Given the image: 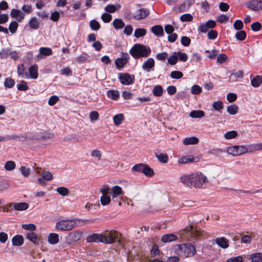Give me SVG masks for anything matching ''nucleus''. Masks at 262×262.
Listing matches in <instances>:
<instances>
[{
  "label": "nucleus",
  "mask_w": 262,
  "mask_h": 262,
  "mask_svg": "<svg viewBox=\"0 0 262 262\" xmlns=\"http://www.w3.org/2000/svg\"><path fill=\"white\" fill-rule=\"evenodd\" d=\"M5 169L7 171H11L16 167L15 163L13 161H8L5 164Z\"/></svg>",
  "instance_id": "43"
},
{
  "label": "nucleus",
  "mask_w": 262,
  "mask_h": 262,
  "mask_svg": "<svg viewBox=\"0 0 262 262\" xmlns=\"http://www.w3.org/2000/svg\"><path fill=\"white\" fill-rule=\"evenodd\" d=\"M38 67L37 64H33L30 66L28 69L29 73V78H31L33 79H36L38 76Z\"/></svg>",
  "instance_id": "14"
},
{
  "label": "nucleus",
  "mask_w": 262,
  "mask_h": 262,
  "mask_svg": "<svg viewBox=\"0 0 262 262\" xmlns=\"http://www.w3.org/2000/svg\"><path fill=\"white\" fill-rule=\"evenodd\" d=\"M25 68L24 64H18L17 66V74L21 78H29V76L27 73L25 72Z\"/></svg>",
  "instance_id": "27"
},
{
  "label": "nucleus",
  "mask_w": 262,
  "mask_h": 262,
  "mask_svg": "<svg viewBox=\"0 0 262 262\" xmlns=\"http://www.w3.org/2000/svg\"><path fill=\"white\" fill-rule=\"evenodd\" d=\"M146 30L143 28H138L135 30L134 32V36L136 38H140L145 35Z\"/></svg>",
  "instance_id": "42"
},
{
  "label": "nucleus",
  "mask_w": 262,
  "mask_h": 262,
  "mask_svg": "<svg viewBox=\"0 0 262 262\" xmlns=\"http://www.w3.org/2000/svg\"><path fill=\"white\" fill-rule=\"evenodd\" d=\"M212 107L217 111H221L223 108V104L221 101H217L213 102Z\"/></svg>",
  "instance_id": "55"
},
{
  "label": "nucleus",
  "mask_w": 262,
  "mask_h": 262,
  "mask_svg": "<svg viewBox=\"0 0 262 262\" xmlns=\"http://www.w3.org/2000/svg\"><path fill=\"white\" fill-rule=\"evenodd\" d=\"M52 53V50L50 48L41 47L39 49V54L34 57V59L36 61H39L44 58L46 56L51 55Z\"/></svg>",
  "instance_id": "9"
},
{
  "label": "nucleus",
  "mask_w": 262,
  "mask_h": 262,
  "mask_svg": "<svg viewBox=\"0 0 262 262\" xmlns=\"http://www.w3.org/2000/svg\"><path fill=\"white\" fill-rule=\"evenodd\" d=\"M243 257L242 256L232 257L227 259V262H243Z\"/></svg>",
  "instance_id": "64"
},
{
  "label": "nucleus",
  "mask_w": 262,
  "mask_h": 262,
  "mask_svg": "<svg viewBox=\"0 0 262 262\" xmlns=\"http://www.w3.org/2000/svg\"><path fill=\"white\" fill-rule=\"evenodd\" d=\"M24 243V238L22 235H16L12 238V244L14 246H20Z\"/></svg>",
  "instance_id": "23"
},
{
  "label": "nucleus",
  "mask_w": 262,
  "mask_h": 262,
  "mask_svg": "<svg viewBox=\"0 0 262 262\" xmlns=\"http://www.w3.org/2000/svg\"><path fill=\"white\" fill-rule=\"evenodd\" d=\"M112 25L116 29H121L125 27V24L121 19L115 18Z\"/></svg>",
  "instance_id": "30"
},
{
  "label": "nucleus",
  "mask_w": 262,
  "mask_h": 262,
  "mask_svg": "<svg viewBox=\"0 0 262 262\" xmlns=\"http://www.w3.org/2000/svg\"><path fill=\"white\" fill-rule=\"evenodd\" d=\"M246 5L251 10L258 11L262 9V0H250Z\"/></svg>",
  "instance_id": "12"
},
{
  "label": "nucleus",
  "mask_w": 262,
  "mask_h": 262,
  "mask_svg": "<svg viewBox=\"0 0 262 262\" xmlns=\"http://www.w3.org/2000/svg\"><path fill=\"white\" fill-rule=\"evenodd\" d=\"M177 54V52H175L167 59V61L170 64L174 65L176 64L178 59Z\"/></svg>",
  "instance_id": "47"
},
{
  "label": "nucleus",
  "mask_w": 262,
  "mask_h": 262,
  "mask_svg": "<svg viewBox=\"0 0 262 262\" xmlns=\"http://www.w3.org/2000/svg\"><path fill=\"white\" fill-rule=\"evenodd\" d=\"M26 236L28 239L31 241L35 244H37V234L34 232L28 233Z\"/></svg>",
  "instance_id": "48"
},
{
  "label": "nucleus",
  "mask_w": 262,
  "mask_h": 262,
  "mask_svg": "<svg viewBox=\"0 0 262 262\" xmlns=\"http://www.w3.org/2000/svg\"><path fill=\"white\" fill-rule=\"evenodd\" d=\"M118 78L123 85H130L134 83L135 76L127 73H119Z\"/></svg>",
  "instance_id": "8"
},
{
  "label": "nucleus",
  "mask_w": 262,
  "mask_h": 262,
  "mask_svg": "<svg viewBox=\"0 0 262 262\" xmlns=\"http://www.w3.org/2000/svg\"><path fill=\"white\" fill-rule=\"evenodd\" d=\"M40 22L36 17H32L29 23V27L32 30H37L39 28Z\"/></svg>",
  "instance_id": "20"
},
{
  "label": "nucleus",
  "mask_w": 262,
  "mask_h": 262,
  "mask_svg": "<svg viewBox=\"0 0 262 262\" xmlns=\"http://www.w3.org/2000/svg\"><path fill=\"white\" fill-rule=\"evenodd\" d=\"M18 25L17 22L13 21L11 23L9 26V29L10 32L12 34L15 33L17 29Z\"/></svg>",
  "instance_id": "57"
},
{
  "label": "nucleus",
  "mask_w": 262,
  "mask_h": 262,
  "mask_svg": "<svg viewBox=\"0 0 262 262\" xmlns=\"http://www.w3.org/2000/svg\"><path fill=\"white\" fill-rule=\"evenodd\" d=\"M155 64L154 59L152 58H148L143 62L141 68L143 71L149 72L154 70Z\"/></svg>",
  "instance_id": "11"
},
{
  "label": "nucleus",
  "mask_w": 262,
  "mask_h": 262,
  "mask_svg": "<svg viewBox=\"0 0 262 262\" xmlns=\"http://www.w3.org/2000/svg\"><path fill=\"white\" fill-rule=\"evenodd\" d=\"M101 17L102 21L105 23L110 22L112 18V15L108 13H103Z\"/></svg>",
  "instance_id": "59"
},
{
  "label": "nucleus",
  "mask_w": 262,
  "mask_h": 262,
  "mask_svg": "<svg viewBox=\"0 0 262 262\" xmlns=\"http://www.w3.org/2000/svg\"><path fill=\"white\" fill-rule=\"evenodd\" d=\"M128 57V55L126 54L123 58H119L116 59L115 62L117 68H122L127 63Z\"/></svg>",
  "instance_id": "19"
},
{
  "label": "nucleus",
  "mask_w": 262,
  "mask_h": 262,
  "mask_svg": "<svg viewBox=\"0 0 262 262\" xmlns=\"http://www.w3.org/2000/svg\"><path fill=\"white\" fill-rule=\"evenodd\" d=\"M14 208L16 210L23 211L28 209V204L26 203H17L14 204Z\"/></svg>",
  "instance_id": "39"
},
{
  "label": "nucleus",
  "mask_w": 262,
  "mask_h": 262,
  "mask_svg": "<svg viewBox=\"0 0 262 262\" xmlns=\"http://www.w3.org/2000/svg\"><path fill=\"white\" fill-rule=\"evenodd\" d=\"M10 16L12 18H15L18 21H21L25 17L24 14L19 10L13 9L10 12Z\"/></svg>",
  "instance_id": "17"
},
{
  "label": "nucleus",
  "mask_w": 262,
  "mask_h": 262,
  "mask_svg": "<svg viewBox=\"0 0 262 262\" xmlns=\"http://www.w3.org/2000/svg\"><path fill=\"white\" fill-rule=\"evenodd\" d=\"M142 173L147 177H151L154 174L153 170L146 165L144 166V170Z\"/></svg>",
  "instance_id": "61"
},
{
  "label": "nucleus",
  "mask_w": 262,
  "mask_h": 262,
  "mask_svg": "<svg viewBox=\"0 0 262 262\" xmlns=\"http://www.w3.org/2000/svg\"><path fill=\"white\" fill-rule=\"evenodd\" d=\"M81 238V234L79 232H73L68 235V241L70 242H75L79 241Z\"/></svg>",
  "instance_id": "28"
},
{
  "label": "nucleus",
  "mask_w": 262,
  "mask_h": 262,
  "mask_svg": "<svg viewBox=\"0 0 262 262\" xmlns=\"http://www.w3.org/2000/svg\"><path fill=\"white\" fill-rule=\"evenodd\" d=\"M149 14L148 10L142 8L137 10L133 15V18L135 20H139L146 18Z\"/></svg>",
  "instance_id": "10"
},
{
  "label": "nucleus",
  "mask_w": 262,
  "mask_h": 262,
  "mask_svg": "<svg viewBox=\"0 0 262 262\" xmlns=\"http://www.w3.org/2000/svg\"><path fill=\"white\" fill-rule=\"evenodd\" d=\"M248 151L247 147L244 145H234L229 147L227 152L233 156H237L247 153Z\"/></svg>",
  "instance_id": "5"
},
{
  "label": "nucleus",
  "mask_w": 262,
  "mask_h": 262,
  "mask_svg": "<svg viewBox=\"0 0 262 262\" xmlns=\"http://www.w3.org/2000/svg\"><path fill=\"white\" fill-rule=\"evenodd\" d=\"M75 222V227L77 226H81L86 224H93L95 222L96 219H92L91 220H81V219H73L72 220Z\"/></svg>",
  "instance_id": "18"
},
{
  "label": "nucleus",
  "mask_w": 262,
  "mask_h": 262,
  "mask_svg": "<svg viewBox=\"0 0 262 262\" xmlns=\"http://www.w3.org/2000/svg\"><path fill=\"white\" fill-rule=\"evenodd\" d=\"M192 186L196 188H202L208 182L207 177L201 172L192 173Z\"/></svg>",
  "instance_id": "2"
},
{
  "label": "nucleus",
  "mask_w": 262,
  "mask_h": 262,
  "mask_svg": "<svg viewBox=\"0 0 262 262\" xmlns=\"http://www.w3.org/2000/svg\"><path fill=\"white\" fill-rule=\"evenodd\" d=\"M145 164H138L134 165L132 168V170L133 171H137L139 172L142 173L144 170V166Z\"/></svg>",
  "instance_id": "54"
},
{
  "label": "nucleus",
  "mask_w": 262,
  "mask_h": 262,
  "mask_svg": "<svg viewBox=\"0 0 262 262\" xmlns=\"http://www.w3.org/2000/svg\"><path fill=\"white\" fill-rule=\"evenodd\" d=\"M88 57V55L86 53H83L80 55L77 56L75 58V61L77 63H83L85 62Z\"/></svg>",
  "instance_id": "51"
},
{
  "label": "nucleus",
  "mask_w": 262,
  "mask_h": 262,
  "mask_svg": "<svg viewBox=\"0 0 262 262\" xmlns=\"http://www.w3.org/2000/svg\"><path fill=\"white\" fill-rule=\"evenodd\" d=\"M56 190L62 196H66L69 192L68 189L64 187H58Z\"/></svg>",
  "instance_id": "53"
},
{
  "label": "nucleus",
  "mask_w": 262,
  "mask_h": 262,
  "mask_svg": "<svg viewBox=\"0 0 262 262\" xmlns=\"http://www.w3.org/2000/svg\"><path fill=\"white\" fill-rule=\"evenodd\" d=\"M111 201V197L108 195H102L100 198L101 204L103 206L108 205Z\"/></svg>",
  "instance_id": "44"
},
{
  "label": "nucleus",
  "mask_w": 262,
  "mask_h": 262,
  "mask_svg": "<svg viewBox=\"0 0 262 262\" xmlns=\"http://www.w3.org/2000/svg\"><path fill=\"white\" fill-rule=\"evenodd\" d=\"M151 50L149 47L140 43H136L133 46L129 51L130 55L135 58L147 57L151 53Z\"/></svg>",
  "instance_id": "1"
},
{
  "label": "nucleus",
  "mask_w": 262,
  "mask_h": 262,
  "mask_svg": "<svg viewBox=\"0 0 262 262\" xmlns=\"http://www.w3.org/2000/svg\"><path fill=\"white\" fill-rule=\"evenodd\" d=\"M202 92V88L198 85H193L191 88V92L193 95H197Z\"/></svg>",
  "instance_id": "62"
},
{
  "label": "nucleus",
  "mask_w": 262,
  "mask_h": 262,
  "mask_svg": "<svg viewBox=\"0 0 262 262\" xmlns=\"http://www.w3.org/2000/svg\"><path fill=\"white\" fill-rule=\"evenodd\" d=\"M195 162L194 158L191 156H184L180 159L178 161V163L180 164H186L189 162Z\"/></svg>",
  "instance_id": "29"
},
{
  "label": "nucleus",
  "mask_w": 262,
  "mask_h": 262,
  "mask_svg": "<svg viewBox=\"0 0 262 262\" xmlns=\"http://www.w3.org/2000/svg\"><path fill=\"white\" fill-rule=\"evenodd\" d=\"M246 34L244 31H240L237 32L235 34L236 38L238 40H243L245 39Z\"/></svg>",
  "instance_id": "63"
},
{
  "label": "nucleus",
  "mask_w": 262,
  "mask_h": 262,
  "mask_svg": "<svg viewBox=\"0 0 262 262\" xmlns=\"http://www.w3.org/2000/svg\"><path fill=\"white\" fill-rule=\"evenodd\" d=\"M199 142V139L195 137L185 138L183 140V143L185 145L196 144Z\"/></svg>",
  "instance_id": "24"
},
{
  "label": "nucleus",
  "mask_w": 262,
  "mask_h": 262,
  "mask_svg": "<svg viewBox=\"0 0 262 262\" xmlns=\"http://www.w3.org/2000/svg\"><path fill=\"white\" fill-rule=\"evenodd\" d=\"M42 177L38 178V183L41 185H45L46 181H51L53 179V176L49 171H43L41 173Z\"/></svg>",
  "instance_id": "13"
},
{
  "label": "nucleus",
  "mask_w": 262,
  "mask_h": 262,
  "mask_svg": "<svg viewBox=\"0 0 262 262\" xmlns=\"http://www.w3.org/2000/svg\"><path fill=\"white\" fill-rule=\"evenodd\" d=\"M119 234L115 230H110L105 232L102 234V243L106 244H113L118 237Z\"/></svg>",
  "instance_id": "6"
},
{
  "label": "nucleus",
  "mask_w": 262,
  "mask_h": 262,
  "mask_svg": "<svg viewBox=\"0 0 262 262\" xmlns=\"http://www.w3.org/2000/svg\"><path fill=\"white\" fill-rule=\"evenodd\" d=\"M262 83V76H256L251 80V84L253 87H258Z\"/></svg>",
  "instance_id": "40"
},
{
  "label": "nucleus",
  "mask_w": 262,
  "mask_h": 262,
  "mask_svg": "<svg viewBox=\"0 0 262 262\" xmlns=\"http://www.w3.org/2000/svg\"><path fill=\"white\" fill-rule=\"evenodd\" d=\"M120 96L119 91L117 90H110L107 93V96L113 100H117Z\"/></svg>",
  "instance_id": "33"
},
{
  "label": "nucleus",
  "mask_w": 262,
  "mask_h": 262,
  "mask_svg": "<svg viewBox=\"0 0 262 262\" xmlns=\"http://www.w3.org/2000/svg\"><path fill=\"white\" fill-rule=\"evenodd\" d=\"M163 93V90L162 86L160 85H156L152 90V93L155 96H161Z\"/></svg>",
  "instance_id": "41"
},
{
  "label": "nucleus",
  "mask_w": 262,
  "mask_h": 262,
  "mask_svg": "<svg viewBox=\"0 0 262 262\" xmlns=\"http://www.w3.org/2000/svg\"><path fill=\"white\" fill-rule=\"evenodd\" d=\"M218 33L216 30H211L207 33V37L209 39L214 40L217 36Z\"/></svg>",
  "instance_id": "60"
},
{
  "label": "nucleus",
  "mask_w": 262,
  "mask_h": 262,
  "mask_svg": "<svg viewBox=\"0 0 262 262\" xmlns=\"http://www.w3.org/2000/svg\"><path fill=\"white\" fill-rule=\"evenodd\" d=\"M112 195L113 199L116 198L123 193V191L121 187L115 186L111 189Z\"/></svg>",
  "instance_id": "26"
},
{
  "label": "nucleus",
  "mask_w": 262,
  "mask_h": 262,
  "mask_svg": "<svg viewBox=\"0 0 262 262\" xmlns=\"http://www.w3.org/2000/svg\"><path fill=\"white\" fill-rule=\"evenodd\" d=\"M86 242L88 243L101 242L102 241V234L93 233L86 237Z\"/></svg>",
  "instance_id": "15"
},
{
  "label": "nucleus",
  "mask_w": 262,
  "mask_h": 262,
  "mask_svg": "<svg viewBox=\"0 0 262 262\" xmlns=\"http://www.w3.org/2000/svg\"><path fill=\"white\" fill-rule=\"evenodd\" d=\"M151 31L157 36H162L164 35L163 27L160 25H156L151 28Z\"/></svg>",
  "instance_id": "22"
},
{
  "label": "nucleus",
  "mask_w": 262,
  "mask_h": 262,
  "mask_svg": "<svg viewBox=\"0 0 262 262\" xmlns=\"http://www.w3.org/2000/svg\"><path fill=\"white\" fill-rule=\"evenodd\" d=\"M237 136V133L235 130L229 131L226 133L224 136L226 139H232L236 138Z\"/></svg>",
  "instance_id": "49"
},
{
  "label": "nucleus",
  "mask_w": 262,
  "mask_h": 262,
  "mask_svg": "<svg viewBox=\"0 0 262 262\" xmlns=\"http://www.w3.org/2000/svg\"><path fill=\"white\" fill-rule=\"evenodd\" d=\"M177 236L173 234H167L164 235L162 237V241L164 243H168L174 241L177 239Z\"/></svg>",
  "instance_id": "31"
},
{
  "label": "nucleus",
  "mask_w": 262,
  "mask_h": 262,
  "mask_svg": "<svg viewBox=\"0 0 262 262\" xmlns=\"http://www.w3.org/2000/svg\"><path fill=\"white\" fill-rule=\"evenodd\" d=\"M178 254L185 257L193 256L196 253L195 247L190 243L178 245Z\"/></svg>",
  "instance_id": "3"
},
{
  "label": "nucleus",
  "mask_w": 262,
  "mask_h": 262,
  "mask_svg": "<svg viewBox=\"0 0 262 262\" xmlns=\"http://www.w3.org/2000/svg\"><path fill=\"white\" fill-rule=\"evenodd\" d=\"M48 241L51 244H56L59 242V236L57 233H52L49 235Z\"/></svg>",
  "instance_id": "35"
},
{
  "label": "nucleus",
  "mask_w": 262,
  "mask_h": 262,
  "mask_svg": "<svg viewBox=\"0 0 262 262\" xmlns=\"http://www.w3.org/2000/svg\"><path fill=\"white\" fill-rule=\"evenodd\" d=\"M155 156L159 161L161 163H166L168 161V157L166 154L163 152L156 153Z\"/></svg>",
  "instance_id": "34"
},
{
  "label": "nucleus",
  "mask_w": 262,
  "mask_h": 262,
  "mask_svg": "<svg viewBox=\"0 0 262 262\" xmlns=\"http://www.w3.org/2000/svg\"><path fill=\"white\" fill-rule=\"evenodd\" d=\"M250 259L252 262H262V253H256L250 255Z\"/></svg>",
  "instance_id": "38"
},
{
  "label": "nucleus",
  "mask_w": 262,
  "mask_h": 262,
  "mask_svg": "<svg viewBox=\"0 0 262 262\" xmlns=\"http://www.w3.org/2000/svg\"><path fill=\"white\" fill-rule=\"evenodd\" d=\"M90 26L91 28L93 30H98L100 27L99 23L95 19L90 21Z\"/></svg>",
  "instance_id": "56"
},
{
  "label": "nucleus",
  "mask_w": 262,
  "mask_h": 262,
  "mask_svg": "<svg viewBox=\"0 0 262 262\" xmlns=\"http://www.w3.org/2000/svg\"><path fill=\"white\" fill-rule=\"evenodd\" d=\"M17 88L19 91H27L29 89V87L27 85V82H26L24 80H21L20 81L19 83H18L17 85Z\"/></svg>",
  "instance_id": "50"
},
{
  "label": "nucleus",
  "mask_w": 262,
  "mask_h": 262,
  "mask_svg": "<svg viewBox=\"0 0 262 262\" xmlns=\"http://www.w3.org/2000/svg\"><path fill=\"white\" fill-rule=\"evenodd\" d=\"M194 3V0H185L179 7L181 11L187 10Z\"/></svg>",
  "instance_id": "25"
},
{
  "label": "nucleus",
  "mask_w": 262,
  "mask_h": 262,
  "mask_svg": "<svg viewBox=\"0 0 262 262\" xmlns=\"http://www.w3.org/2000/svg\"><path fill=\"white\" fill-rule=\"evenodd\" d=\"M205 113L202 110L192 111L189 114V116L192 118H200L203 117Z\"/></svg>",
  "instance_id": "32"
},
{
  "label": "nucleus",
  "mask_w": 262,
  "mask_h": 262,
  "mask_svg": "<svg viewBox=\"0 0 262 262\" xmlns=\"http://www.w3.org/2000/svg\"><path fill=\"white\" fill-rule=\"evenodd\" d=\"M55 228L58 231H70L75 228V222L72 220H61L56 222Z\"/></svg>",
  "instance_id": "4"
},
{
  "label": "nucleus",
  "mask_w": 262,
  "mask_h": 262,
  "mask_svg": "<svg viewBox=\"0 0 262 262\" xmlns=\"http://www.w3.org/2000/svg\"><path fill=\"white\" fill-rule=\"evenodd\" d=\"M249 152L262 150V143H255L249 146Z\"/></svg>",
  "instance_id": "45"
},
{
  "label": "nucleus",
  "mask_w": 262,
  "mask_h": 262,
  "mask_svg": "<svg viewBox=\"0 0 262 262\" xmlns=\"http://www.w3.org/2000/svg\"><path fill=\"white\" fill-rule=\"evenodd\" d=\"M238 107L235 104H232L227 107V112L231 115H234L238 113Z\"/></svg>",
  "instance_id": "36"
},
{
  "label": "nucleus",
  "mask_w": 262,
  "mask_h": 262,
  "mask_svg": "<svg viewBox=\"0 0 262 262\" xmlns=\"http://www.w3.org/2000/svg\"><path fill=\"white\" fill-rule=\"evenodd\" d=\"M228 241L224 237H218L215 239V243L220 247L225 249L229 246Z\"/></svg>",
  "instance_id": "21"
},
{
  "label": "nucleus",
  "mask_w": 262,
  "mask_h": 262,
  "mask_svg": "<svg viewBox=\"0 0 262 262\" xmlns=\"http://www.w3.org/2000/svg\"><path fill=\"white\" fill-rule=\"evenodd\" d=\"M9 56L14 60H16L19 57V53L13 51L11 48H7L6 49H2L0 51V57L1 58L6 59Z\"/></svg>",
  "instance_id": "7"
},
{
  "label": "nucleus",
  "mask_w": 262,
  "mask_h": 262,
  "mask_svg": "<svg viewBox=\"0 0 262 262\" xmlns=\"http://www.w3.org/2000/svg\"><path fill=\"white\" fill-rule=\"evenodd\" d=\"M192 173L189 175H183L180 177V182L188 186H192Z\"/></svg>",
  "instance_id": "16"
},
{
  "label": "nucleus",
  "mask_w": 262,
  "mask_h": 262,
  "mask_svg": "<svg viewBox=\"0 0 262 262\" xmlns=\"http://www.w3.org/2000/svg\"><path fill=\"white\" fill-rule=\"evenodd\" d=\"M20 171L23 176L25 177H28L30 174L31 169L26 167L25 166H21L20 168Z\"/></svg>",
  "instance_id": "58"
},
{
  "label": "nucleus",
  "mask_w": 262,
  "mask_h": 262,
  "mask_svg": "<svg viewBox=\"0 0 262 262\" xmlns=\"http://www.w3.org/2000/svg\"><path fill=\"white\" fill-rule=\"evenodd\" d=\"M4 84L6 88L10 89L14 86L15 81L11 78H7L5 79Z\"/></svg>",
  "instance_id": "46"
},
{
  "label": "nucleus",
  "mask_w": 262,
  "mask_h": 262,
  "mask_svg": "<svg viewBox=\"0 0 262 262\" xmlns=\"http://www.w3.org/2000/svg\"><path fill=\"white\" fill-rule=\"evenodd\" d=\"M124 119V117L122 114H117L113 117L114 123L115 125L117 126L121 124Z\"/></svg>",
  "instance_id": "37"
},
{
  "label": "nucleus",
  "mask_w": 262,
  "mask_h": 262,
  "mask_svg": "<svg viewBox=\"0 0 262 262\" xmlns=\"http://www.w3.org/2000/svg\"><path fill=\"white\" fill-rule=\"evenodd\" d=\"M183 76V73L180 71H173L170 73V77L173 79H179L181 78Z\"/></svg>",
  "instance_id": "52"
}]
</instances>
